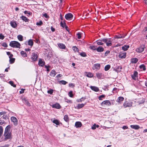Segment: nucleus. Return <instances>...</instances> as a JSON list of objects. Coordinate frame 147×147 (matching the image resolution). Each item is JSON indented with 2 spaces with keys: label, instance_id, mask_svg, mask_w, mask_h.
Masks as SVG:
<instances>
[{
  "label": "nucleus",
  "instance_id": "5",
  "mask_svg": "<svg viewBox=\"0 0 147 147\" xmlns=\"http://www.w3.org/2000/svg\"><path fill=\"white\" fill-rule=\"evenodd\" d=\"M11 120L13 123L14 125H16L18 124V121L17 118L14 117H12L11 118Z\"/></svg>",
  "mask_w": 147,
  "mask_h": 147
},
{
  "label": "nucleus",
  "instance_id": "55",
  "mask_svg": "<svg viewBox=\"0 0 147 147\" xmlns=\"http://www.w3.org/2000/svg\"><path fill=\"white\" fill-rule=\"evenodd\" d=\"M92 129H96V124H94L91 127Z\"/></svg>",
  "mask_w": 147,
  "mask_h": 147
},
{
  "label": "nucleus",
  "instance_id": "31",
  "mask_svg": "<svg viewBox=\"0 0 147 147\" xmlns=\"http://www.w3.org/2000/svg\"><path fill=\"white\" fill-rule=\"evenodd\" d=\"M86 73L87 74L86 76L88 77L91 78L93 76V74L91 72H86Z\"/></svg>",
  "mask_w": 147,
  "mask_h": 147
},
{
  "label": "nucleus",
  "instance_id": "33",
  "mask_svg": "<svg viewBox=\"0 0 147 147\" xmlns=\"http://www.w3.org/2000/svg\"><path fill=\"white\" fill-rule=\"evenodd\" d=\"M60 24L61 27L63 28H64L67 26L65 21H63V22L62 21L60 23Z\"/></svg>",
  "mask_w": 147,
  "mask_h": 147
},
{
  "label": "nucleus",
  "instance_id": "4",
  "mask_svg": "<svg viewBox=\"0 0 147 147\" xmlns=\"http://www.w3.org/2000/svg\"><path fill=\"white\" fill-rule=\"evenodd\" d=\"M102 42L105 43L106 45L108 46H110L111 45L112 43L111 41L109 39L107 38H102Z\"/></svg>",
  "mask_w": 147,
  "mask_h": 147
},
{
  "label": "nucleus",
  "instance_id": "51",
  "mask_svg": "<svg viewBox=\"0 0 147 147\" xmlns=\"http://www.w3.org/2000/svg\"><path fill=\"white\" fill-rule=\"evenodd\" d=\"M5 36L2 34H0V39L3 40Z\"/></svg>",
  "mask_w": 147,
  "mask_h": 147
},
{
  "label": "nucleus",
  "instance_id": "8",
  "mask_svg": "<svg viewBox=\"0 0 147 147\" xmlns=\"http://www.w3.org/2000/svg\"><path fill=\"white\" fill-rule=\"evenodd\" d=\"M102 106H104L106 105L107 106H109L111 105V103L109 100H106L103 101L101 103Z\"/></svg>",
  "mask_w": 147,
  "mask_h": 147
},
{
  "label": "nucleus",
  "instance_id": "27",
  "mask_svg": "<svg viewBox=\"0 0 147 147\" xmlns=\"http://www.w3.org/2000/svg\"><path fill=\"white\" fill-rule=\"evenodd\" d=\"M45 62L43 61L42 60L40 59L39 60L38 62V65L39 66H42L45 65Z\"/></svg>",
  "mask_w": 147,
  "mask_h": 147
},
{
  "label": "nucleus",
  "instance_id": "59",
  "mask_svg": "<svg viewBox=\"0 0 147 147\" xmlns=\"http://www.w3.org/2000/svg\"><path fill=\"white\" fill-rule=\"evenodd\" d=\"M5 122L4 121L0 120V125H2Z\"/></svg>",
  "mask_w": 147,
  "mask_h": 147
},
{
  "label": "nucleus",
  "instance_id": "53",
  "mask_svg": "<svg viewBox=\"0 0 147 147\" xmlns=\"http://www.w3.org/2000/svg\"><path fill=\"white\" fill-rule=\"evenodd\" d=\"M2 46L4 47H7V45L6 44V43L5 42H4V43H3V44H2Z\"/></svg>",
  "mask_w": 147,
  "mask_h": 147
},
{
  "label": "nucleus",
  "instance_id": "20",
  "mask_svg": "<svg viewBox=\"0 0 147 147\" xmlns=\"http://www.w3.org/2000/svg\"><path fill=\"white\" fill-rule=\"evenodd\" d=\"M131 128L135 129H138L140 128V126L137 125H130Z\"/></svg>",
  "mask_w": 147,
  "mask_h": 147
},
{
  "label": "nucleus",
  "instance_id": "9",
  "mask_svg": "<svg viewBox=\"0 0 147 147\" xmlns=\"http://www.w3.org/2000/svg\"><path fill=\"white\" fill-rule=\"evenodd\" d=\"M119 56L121 59L125 58L126 57V53L125 52H121L119 53Z\"/></svg>",
  "mask_w": 147,
  "mask_h": 147
},
{
  "label": "nucleus",
  "instance_id": "14",
  "mask_svg": "<svg viewBox=\"0 0 147 147\" xmlns=\"http://www.w3.org/2000/svg\"><path fill=\"white\" fill-rule=\"evenodd\" d=\"M90 88L92 90L96 92H98L99 90L98 88L95 86H90Z\"/></svg>",
  "mask_w": 147,
  "mask_h": 147
},
{
  "label": "nucleus",
  "instance_id": "39",
  "mask_svg": "<svg viewBox=\"0 0 147 147\" xmlns=\"http://www.w3.org/2000/svg\"><path fill=\"white\" fill-rule=\"evenodd\" d=\"M64 119L66 121H68L69 120V117L67 115H65L64 116Z\"/></svg>",
  "mask_w": 147,
  "mask_h": 147
},
{
  "label": "nucleus",
  "instance_id": "44",
  "mask_svg": "<svg viewBox=\"0 0 147 147\" xmlns=\"http://www.w3.org/2000/svg\"><path fill=\"white\" fill-rule=\"evenodd\" d=\"M72 49L73 50L75 51H78V48L75 46H74L72 47Z\"/></svg>",
  "mask_w": 147,
  "mask_h": 147
},
{
  "label": "nucleus",
  "instance_id": "32",
  "mask_svg": "<svg viewBox=\"0 0 147 147\" xmlns=\"http://www.w3.org/2000/svg\"><path fill=\"white\" fill-rule=\"evenodd\" d=\"M102 39H101V40H98L96 42H97V44L98 45H102L103 44V43L102 42Z\"/></svg>",
  "mask_w": 147,
  "mask_h": 147
},
{
  "label": "nucleus",
  "instance_id": "18",
  "mask_svg": "<svg viewBox=\"0 0 147 147\" xmlns=\"http://www.w3.org/2000/svg\"><path fill=\"white\" fill-rule=\"evenodd\" d=\"M52 107L57 109H59L61 108V106L59 104L56 103L53 105Z\"/></svg>",
  "mask_w": 147,
  "mask_h": 147
},
{
  "label": "nucleus",
  "instance_id": "46",
  "mask_svg": "<svg viewBox=\"0 0 147 147\" xmlns=\"http://www.w3.org/2000/svg\"><path fill=\"white\" fill-rule=\"evenodd\" d=\"M85 99V98H84L83 97H82L80 99L77 100V102H82V101H84Z\"/></svg>",
  "mask_w": 147,
  "mask_h": 147
},
{
  "label": "nucleus",
  "instance_id": "47",
  "mask_svg": "<svg viewBox=\"0 0 147 147\" xmlns=\"http://www.w3.org/2000/svg\"><path fill=\"white\" fill-rule=\"evenodd\" d=\"M80 55L81 56L83 57H85L86 56V55L85 53L82 52L80 54Z\"/></svg>",
  "mask_w": 147,
  "mask_h": 147
},
{
  "label": "nucleus",
  "instance_id": "1",
  "mask_svg": "<svg viewBox=\"0 0 147 147\" xmlns=\"http://www.w3.org/2000/svg\"><path fill=\"white\" fill-rule=\"evenodd\" d=\"M9 45L13 48H20V43L16 41H11L9 44Z\"/></svg>",
  "mask_w": 147,
  "mask_h": 147
},
{
  "label": "nucleus",
  "instance_id": "40",
  "mask_svg": "<svg viewBox=\"0 0 147 147\" xmlns=\"http://www.w3.org/2000/svg\"><path fill=\"white\" fill-rule=\"evenodd\" d=\"M67 82L64 80H61L59 82V83L63 85H65Z\"/></svg>",
  "mask_w": 147,
  "mask_h": 147
},
{
  "label": "nucleus",
  "instance_id": "30",
  "mask_svg": "<svg viewBox=\"0 0 147 147\" xmlns=\"http://www.w3.org/2000/svg\"><path fill=\"white\" fill-rule=\"evenodd\" d=\"M17 38L20 41H22L23 40V36L21 35H18Z\"/></svg>",
  "mask_w": 147,
  "mask_h": 147
},
{
  "label": "nucleus",
  "instance_id": "26",
  "mask_svg": "<svg viewBox=\"0 0 147 147\" xmlns=\"http://www.w3.org/2000/svg\"><path fill=\"white\" fill-rule=\"evenodd\" d=\"M129 47V46L125 45L122 47V49L124 51H126L128 50Z\"/></svg>",
  "mask_w": 147,
  "mask_h": 147
},
{
  "label": "nucleus",
  "instance_id": "56",
  "mask_svg": "<svg viewBox=\"0 0 147 147\" xmlns=\"http://www.w3.org/2000/svg\"><path fill=\"white\" fill-rule=\"evenodd\" d=\"M110 52V51H106V52L105 53V55L106 56H107V55L109 54V53Z\"/></svg>",
  "mask_w": 147,
  "mask_h": 147
},
{
  "label": "nucleus",
  "instance_id": "63",
  "mask_svg": "<svg viewBox=\"0 0 147 147\" xmlns=\"http://www.w3.org/2000/svg\"><path fill=\"white\" fill-rule=\"evenodd\" d=\"M9 144H5L4 146H2V147H9Z\"/></svg>",
  "mask_w": 147,
  "mask_h": 147
},
{
  "label": "nucleus",
  "instance_id": "35",
  "mask_svg": "<svg viewBox=\"0 0 147 147\" xmlns=\"http://www.w3.org/2000/svg\"><path fill=\"white\" fill-rule=\"evenodd\" d=\"M21 18L23 20L25 21V22H27L28 21V19L25 16H22L21 17Z\"/></svg>",
  "mask_w": 147,
  "mask_h": 147
},
{
  "label": "nucleus",
  "instance_id": "24",
  "mask_svg": "<svg viewBox=\"0 0 147 147\" xmlns=\"http://www.w3.org/2000/svg\"><path fill=\"white\" fill-rule=\"evenodd\" d=\"M138 59L136 58L131 59V62L132 63H136L138 61Z\"/></svg>",
  "mask_w": 147,
  "mask_h": 147
},
{
  "label": "nucleus",
  "instance_id": "37",
  "mask_svg": "<svg viewBox=\"0 0 147 147\" xmlns=\"http://www.w3.org/2000/svg\"><path fill=\"white\" fill-rule=\"evenodd\" d=\"M110 65H107L105 67V70L106 71H108L110 68Z\"/></svg>",
  "mask_w": 147,
  "mask_h": 147
},
{
  "label": "nucleus",
  "instance_id": "64",
  "mask_svg": "<svg viewBox=\"0 0 147 147\" xmlns=\"http://www.w3.org/2000/svg\"><path fill=\"white\" fill-rule=\"evenodd\" d=\"M43 16L46 18H47L48 17V15L46 13L44 14H43Z\"/></svg>",
  "mask_w": 147,
  "mask_h": 147
},
{
  "label": "nucleus",
  "instance_id": "15",
  "mask_svg": "<svg viewBox=\"0 0 147 147\" xmlns=\"http://www.w3.org/2000/svg\"><path fill=\"white\" fill-rule=\"evenodd\" d=\"M82 125V124L80 122H76L75 123V126L76 128L80 127Z\"/></svg>",
  "mask_w": 147,
  "mask_h": 147
},
{
  "label": "nucleus",
  "instance_id": "60",
  "mask_svg": "<svg viewBox=\"0 0 147 147\" xmlns=\"http://www.w3.org/2000/svg\"><path fill=\"white\" fill-rule=\"evenodd\" d=\"M51 29L53 32H54L55 31V28H54L52 26H51Z\"/></svg>",
  "mask_w": 147,
  "mask_h": 147
},
{
  "label": "nucleus",
  "instance_id": "7",
  "mask_svg": "<svg viewBox=\"0 0 147 147\" xmlns=\"http://www.w3.org/2000/svg\"><path fill=\"white\" fill-rule=\"evenodd\" d=\"M73 15L71 13H68L65 16V18L67 20H69L72 19Z\"/></svg>",
  "mask_w": 147,
  "mask_h": 147
},
{
  "label": "nucleus",
  "instance_id": "42",
  "mask_svg": "<svg viewBox=\"0 0 147 147\" xmlns=\"http://www.w3.org/2000/svg\"><path fill=\"white\" fill-rule=\"evenodd\" d=\"M3 131V127L2 126H0V135H2Z\"/></svg>",
  "mask_w": 147,
  "mask_h": 147
},
{
  "label": "nucleus",
  "instance_id": "45",
  "mask_svg": "<svg viewBox=\"0 0 147 147\" xmlns=\"http://www.w3.org/2000/svg\"><path fill=\"white\" fill-rule=\"evenodd\" d=\"M9 83L12 86H13L14 87H16V85L15 84H14L13 82L12 81H10L9 82Z\"/></svg>",
  "mask_w": 147,
  "mask_h": 147
},
{
  "label": "nucleus",
  "instance_id": "62",
  "mask_svg": "<svg viewBox=\"0 0 147 147\" xmlns=\"http://www.w3.org/2000/svg\"><path fill=\"white\" fill-rule=\"evenodd\" d=\"M128 127L126 126H124L122 127V128L124 129H128Z\"/></svg>",
  "mask_w": 147,
  "mask_h": 147
},
{
  "label": "nucleus",
  "instance_id": "48",
  "mask_svg": "<svg viewBox=\"0 0 147 147\" xmlns=\"http://www.w3.org/2000/svg\"><path fill=\"white\" fill-rule=\"evenodd\" d=\"M53 92V90L52 89H51L49 90H48L47 92L48 93L50 94H52Z\"/></svg>",
  "mask_w": 147,
  "mask_h": 147
},
{
  "label": "nucleus",
  "instance_id": "13",
  "mask_svg": "<svg viewBox=\"0 0 147 147\" xmlns=\"http://www.w3.org/2000/svg\"><path fill=\"white\" fill-rule=\"evenodd\" d=\"M11 128L10 125H7L5 128L4 133L11 132L10 131Z\"/></svg>",
  "mask_w": 147,
  "mask_h": 147
},
{
  "label": "nucleus",
  "instance_id": "12",
  "mask_svg": "<svg viewBox=\"0 0 147 147\" xmlns=\"http://www.w3.org/2000/svg\"><path fill=\"white\" fill-rule=\"evenodd\" d=\"M124 98L122 96L119 97L116 100V102L119 104H121L124 100Z\"/></svg>",
  "mask_w": 147,
  "mask_h": 147
},
{
  "label": "nucleus",
  "instance_id": "16",
  "mask_svg": "<svg viewBox=\"0 0 147 147\" xmlns=\"http://www.w3.org/2000/svg\"><path fill=\"white\" fill-rule=\"evenodd\" d=\"M96 50L98 52H101L104 51V49L103 47L101 46H99L96 49Z\"/></svg>",
  "mask_w": 147,
  "mask_h": 147
},
{
  "label": "nucleus",
  "instance_id": "49",
  "mask_svg": "<svg viewBox=\"0 0 147 147\" xmlns=\"http://www.w3.org/2000/svg\"><path fill=\"white\" fill-rule=\"evenodd\" d=\"M42 24V21H40L39 22L36 23V25L37 26H41Z\"/></svg>",
  "mask_w": 147,
  "mask_h": 147
},
{
  "label": "nucleus",
  "instance_id": "6",
  "mask_svg": "<svg viewBox=\"0 0 147 147\" xmlns=\"http://www.w3.org/2000/svg\"><path fill=\"white\" fill-rule=\"evenodd\" d=\"M144 45H142L139 48H137L136 49V51L137 52L139 53H140L143 52L144 51Z\"/></svg>",
  "mask_w": 147,
  "mask_h": 147
},
{
  "label": "nucleus",
  "instance_id": "25",
  "mask_svg": "<svg viewBox=\"0 0 147 147\" xmlns=\"http://www.w3.org/2000/svg\"><path fill=\"white\" fill-rule=\"evenodd\" d=\"M58 46L59 47L60 49H64L65 48V45L62 43L59 44L58 45Z\"/></svg>",
  "mask_w": 147,
  "mask_h": 147
},
{
  "label": "nucleus",
  "instance_id": "61",
  "mask_svg": "<svg viewBox=\"0 0 147 147\" xmlns=\"http://www.w3.org/2000/svg\"><path fill=\"white\" fill-rule=\"evenodd\" d=\"M62 76V75H61L60 74H59L57 75L56 76V77L57 78H59V77H61Z\"/></svg>",
  "mask_w": 147,
  "mask_h": 147
},
{
  "label": "nucleus",
  "instance_id": "52",
  "mask_svg": "<svg viewBox=\"0 0 147 147\" xmlns=\"http://www.w3.org/2000/svg\"><path fill=\"white\" fill-rule=\"evenodd\" d=\"M77 35L78 36V38L79 39H80L81 38V34L80 33H78L77 34Z\"/></svg>",
  "mask_w": 147,
  "mask_h": 147
},
{
  "label": "nucleus",
  "instance_id": "10",
  "mask_svg": "<svg viewBox=\"0 0 147 147\" xmlns=\"http://www.w3.org/2000/svg\"><path fill=\"white\" fill-rule=\"evenodd\" d=\"M38 56L37 54L35 53H33L32 54L31 58L34 61H36L37 60Z\"/></svg>",
  "mask_w": 147,
  "mask_h": 147
},
{
  "label": "nucleus",
  "instance_id": "43",
  "mask_svg": "<svg viewBox=\"0 0 147 147\" xmlns=\"http://www.w3.org/2000/svg\"><path fill=\"white\" fill-rule=\"evenodd\" d=\"M96 75L98 78L100 79L101 76V74L99 73H96Z\"/></svg>",
  "mask_w": 147,
  "mask_h": 147
},
{
  "label": "nucleus",
  "instance_id": "50",
  "mask_svg": "<svg viewBox=\"0 0 147 147\" xmlns=\"http://www.w3.org/2000/svg\"><path fill=\"white\" fill-rule=\"evenodd\" d=\"M69 96L71 97H72L73 96V94L72 93V91H70L69 93Z\"/></svg>",
  "mask_w": 147,
  "mask_h": 147
},
{
  "label": "nucleus",
  "instance_id": "38",
  "mask_svg": "<svg viewBox=\"0 0 147 147\" xmlns=\"http://www.w3.org/2000/svg\"><path fill=\"white\" fill-rule=\"evenodd\" d=\"M15 61V59L13 58H11L9 59V62L11 64L13 63H14Z\"/></svg>",
  "mask_w": 147,
  "mask_h": 147
},
{
  "label": "nucleus",
  "instance_id": "23",
  "mask_svg": "<svg viewBox=\"0 0 147 147\" xmlns=\"http://www.w3.org/2000/svg\"><path fill=\"white\" fill-rule=\"evenodd\" d=\"M86 104V103L84 104H78L77 106V108L78 109H80L83 107Z\"/></svg>",
  "mask_w": 147,
  "mask_h": 147
},
{
  "label": "nucleus",
  "instance_id": "36",
  "mask_svg": "<svg viewBox=\"0 0 147 147\" xmlns=\"http://www.w3.org/2000/svg\"><path fill=\"white\" fill-rule=\"evenodd\" d=\"M21 54L24 57H26L27 56V54L24 51H22L21 52Z\"/></svg>",
  "mask_w": 147,
  "mask_h": 147
},
{
  "label": "nucleus",
  "instance_id": "41",
  "mask_svg": "<svg viewBox=\"0 0 147 147\" xmlns=\"http://www.w3.org/2000/svg\"><path fill=\"white\" fill-rule=\"evenodd\" d=\"M53 123L57 125H59V122L58 120L57 119L54 120L53 121Z\"/></svg>",
  "mask_w": 147,
  "mask_h": 147
},
{
  "label": "nucleus",
  "instance_id": "54",
  "mask_svg": "<svg viewBox=\"0 0 147 147\" xmlns=\"http://www.w3.org/2000/svg\"><path fill=\"white\" fill-rule=\"evenodd\" d=\"M6 113V112L5 111H3L0 112V117H1L2 115L5 114Z\"/></svg>",
  "mask_w": 147,
  "mask_h": 147
},
{
  "label": "nucleus",
  "instance_id": "21",
  "mask_svg": "<svg viewBox=\"0 0 147 147\" xmlns=\"http://www.w3.org/2000/svg\"><path fill=\"white\" fill-rule=\"evenodd\" d=\"M56 75V72L54 69L52 70L50 73V75L52 77H54Z\"/></svg>",
  "mask_w": 147,
  "mask_h": 147
},
{
  "label": "nucleus",
  "instance_id": "3",
  "mask_svg": "<svg viewBox=\"0 0 147 147\" xmlns=\"http://www.w3.org/2000/svg\"><path fill=\"white\" fill-rule=\"evenodd\" d=\"M132 102L126 101L124 102L123 104V107L124 108L127 107H130L132 106Z\"/></svg>",
  "mask_w": 147,
  "mask_h": 147
},
{
  "label": "nucleus",
  "instance_id": "17",
  "mask_svg": "<svg viewBox=\"0 0 147 147\" xmlns=\"http://www.w3.org/2000/svg\"><path fill=\"white\" fill-rule=\"evenodd\" d=\"M138 75V73L137 71H135L133 75H131V76L132 79L134 80H136V78L137 77Z\"/></svg>",
  "mask_w": 147,
  "mask_h": 147
},
{
  "label": "nucleus",
  "instance_id": "58",
  "mask_svg": "<svg viewBox=\"0 0 147 147\" xmlns=\"http://www.w3.org/2000/svg\"><path fill=\"white\" fill-rule=\"evenodd\" d=\"M3 119H6L8 118V117L6 116V115H4L3 116Z\"/></svg>",
  "mask_w": 147,
  "mask_h": 147
},
{
  "label": "nucleus",
  "instance_id": "57",
  "mask_svg": "<svg viewBox=\"0 0 147 147\" xmlns=\"http://www.w3.org/2000/svg\"><path fill=\"white\" fill-rule=\"evenodd\" d=\"M24 89H22L21 90V91H20V94H22L24 92Z\"/></svg>",
  "mask_w": 147,
  "mask_h": 147
},
{
  "label": "nucleus",
  "instance_id": "29",
  "mask_svg": "<svg viewBox=\"0 0 147 147\" xmlns=\"http://www.w3.org/2000/svg\"><path fill=\"white\" fill-rule=\"evenodd\" d=\"M34 42L32 40H29L28 42V45L32 46L33 45Z\"/></svg>",
  "mask_w": 147,
  "mask_h": 147
},
{
  "label": "nucleus",
  "instance_id": "11",
  "mask_svg": "<svg viewBox=\"0 0 147 147\" xmlns=\"http://www.w3.org/2000/svg\"><path fill=\"white\" fill-rule=\"evenodd\" d=\"M100 64L97 63L94 64L93 67L94 70L99 69L100 68Z\"/></svg>",
  "mask_w": 147,
  "mask_h": 147
},
{
  "label": "nucleus",
  "instance_id": "22",
  "mask_svg": "<svg viewBox=\"0 0 147 147\" xmlns=\"http://www.w3.org/2000/svg\"><path fill=\"white\" fill-rule=\"evenodd\" d=\"M23 101L24 103V104H25L27 106L29 107L30 106V103L26 99H23Z\"/></svg>",
  "mask_w": 147,
  "mask_h": 147
},
{
  "label": "nucleus",
  "instance_id": "2",
  "mask_svg": "<svg viewBox=\"0 0 147 147\" xmlns=\"http://www.w3.org/2000/svg\"><path fill=\"white\" fill-rule=\"evenodd\" d=\"M4 136L5 140L11 139L12 138L11 132L4 133Z\"/></svg>",
  "mask_w": 147,
  "mask_h": 147
},
{
  "label": "nucleus",
  "instance_id": "19",
  "mask_svg": "<svg viewBox=\"0 0 147 147\" xmlns=\"http://www.w3.org/2000/svg\"><path fill=\"white\" fill-rule=\"evenodd\" d=\"M10 24L11 26L13 28H16L17 27V24L15 21H11Z\"/></svg>",
  "mask_w": 147,
  "mask_h": 147
},
{
  "label": "nucleus",
  "instance_id": "34",
  "mask_svg": "<svg viewBox=\"0 0 147 147\" xmlns=\"http://www.w3.org/2000/svg\"><path fill=\"white\" fill-rule=\"evenodd\" d=\"M140 68L142 70H146L145 66L144 65H142L140 66Z\"/></svg>",
  "mask_w": 147,
  "mask_h": 147
},
{
  "label": "nucleus",
  "instance_id": "28",
  "mask_svg": "<svg viewBox=\"0 0 147 147\" xmlns=\"http://www.w3.org/2000/svg\"><path fill=\"white\" fill-rule=\"evenodd\" d=\"M126 36V35H124L123 34L121 35V34H120L119 35L116 36H115V38H124Z\"/></svg>",
  "mask_w": 147,
  "mask_h": 147
}]
</instances>
